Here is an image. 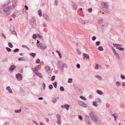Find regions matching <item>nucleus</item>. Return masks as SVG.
Segmentation results:
<instances>
[{"label": "nucleus", "instance_id": "obj_17", "mask_svg": "<svg viewBox=\"0 0 125 125\" xmlns=\"http://www.w3.org/2000/svg\"><path fill=\"white\" fill-rule=\"evenodd\" d=\"M16 66L14 65H12L10 66L9 69V70L12 71L16 68Z\"/></svg>", "mask_w": 125, "mask_h": 125}, {"label": "nucleus", "instance_id": "obj_56", "mask_svg": "<svg viewBox=\"0 0 125 125\" xmlns=\"http://www.w3.org/2000/svg\"><path fill=\"white\" fill-rule=\"evenodd\" d=\"M42 25L43 27H46L47 26V24L45 23H43Z\"/></svg>", "mask_w": 125, "mask_h": 125}, {"label": "nucleus", "instance_id": "obj_60", "mask_svg": "<svg viewBox=\"0 0 125 125\" xmlns=\"http://www.w3.org/2000/svg\"><path fill=\"white\" fill-rule=\"evenodd\" d=\"M98 64H96V66L95 67V69H96L97 70L98 69Z\"/></svg>", "mask_w": 125, "mask_h": 125}, {"label": "nucleus", "instance_id": "obj_9", "mask_svg": "<svg viewBox=\"0 0 125 125\" xmlns=\"http://www.w3.org/2000/svg\"><path fill=\"white\" fill-rule=\"evenodd\" d=\"M10 29L11 33L14 34H15L16 36L17 37V34H16V32L14 30V27H11Z\"/></svg>", "mask_w": 125, "mask_h": 125}, {"label": "nucleus", "instance_id": "obj_59", "mask_svg": "<svg viewBox=\"0 0 125 125\" xmlns=\"http://www.w3.org/2000/svg\"><path fill=\"white\" fill-rule=\"evenodd\" d=\"M55 76H54V75L52 77V78L51 79V80L52 81H54L55 80Z\"/></svg>", "mask_w": 125, "mask_h": 125}, {"label": "nucleus", "instance_id": "obj_39", "mask_svg": "<svg viewBox=\"0 0 125 125\" xmlns=\"http://www.w3.org/2000/svg\"><path fill=\"white\" fill-rule=\"evenodd\" d=\"M113 45L115 47H116L117 46H122V45L121 44L114 43L113 44Z\"/></svg>", "mask_w": 125, "mask_h": 125}, {"label": "nucleus", "instance_id": "obj_63", "mask_svg": "<svg viewBox=\"0 0 125 125\" xmlns=\"http://www.w3.org/2000/svg\"><path fill=\"white\" fill-rule=\"evenodd\" d=\"M92 8H90L88 9V11L89 12H91L92 11Z\"/></svg>", "mask_w": 125, "mask_h": 125}, {"label": "nucleus", "instance_id": "obj_34", "mask_svg": "<svg viewBox=\"0 0 125 125\" xmlns=\"http://www.w3.org/2000/svg\"><path fill=\"white\" fill-rule=\"evenodd\" d=\"M57 118L58 119V120L61 119V116L59 114H57L56 115Z\"/></svg>", "mask_w": 125, "mask_h": 125}, {"label": "nucleus", "instance_id": "obj_50", "mask_svg": "<svg viewBox=\"0 0 125 125\" xmlns=\"http://www.w3.org/2000/svg\"><path fill=\"white\" fill-rule=\"evenodd\" d=\"M61 123V120H58L57 121V124L59 125H60Z\"/></svg>", "mask_w": 125, "mask_h": 125}, {"label": "nucleus", "instance_id": "obj_55", "mask_svg": "<svg viewBox=\"0 0 125 125\" xmlns=\"http://www.w3.org/2000/svg\"><path fill=\"white\" fill-rule=\"evenodd\" d=\"M8 59L7 58H5L2 60V61L3 62H7L8 61Z\"/></svg>", "mask_w": 125, "mask_h": 125}, {"label": "nucleus", "instance_id": "obj_38", "mask_svg": "<svg viewBox=\"0 0 125 125\" xmlns=\"http://www.w3.org/2000/svg\"><path fill=\"white\" fill-rule=\"evenodd\" d=\"M21 111V109H19L17 110H15L14 112L16 113H19Z\"/></svg>", "mask_w": 125, "mask_h": 125}, {"label": "nucleus", "instance_id": "obj_62", "mask_svg": "<svg viewBox=\"0 0 125 125\" xmlns=\"http://www.w3.org/2000/svg\"><path fill=\"white\" fill-rule=\"evenodd\" d=\"M80 98L82 99H83L84 100H86V98H85L84 97L82 96H81L80 97Z\"/></svg>", "mask_w": 125, "mask_h": 125}, {"label": "nucleus", "instance_id": "obj_5", "mask_svg": "<svg viewBox=\"0 0 125 125\" xmlns=\"http://www.w3.org/2000/svg\"><path fill=\"white\" fill-rule=\"evenodd\" d=\"M63 62L62 61H59L58 63V67L60 70L62 71L63 69Z\"/></svg>", "mask_w": 125, "mask_h": 125}, {"label": "nucleus", "instance_id": "obj_23", "mask_svg": "<svg viewBox=\"0 0 125 125\" xmlns=\"http://www.w3.org/2000/svg\"><path fill=\"white\" fill-rule=\"evenodd\" d=\"M83 55L84 57L87 59H89L90 58L89 55L86 53H84Z\"/></svg>", "mask_w": 125, "mask_h": 125}, {"label": "nucleus", "instance_id": "obj_46", "mask_svg": "<svg viewBox=\"0 0 125 125\" xmlns=\"http://www.w3.org/2000/svg\"><path fill=\"white\" fill-rule=\"evenodd\" d=\"M56 52L58 54L59 56V57L60 58H61L62 57L61 56V54L60 53V52H59L57 50L56 51Z\"/></svg>", "mask_w": 125, "mask_h": 125}, {"label": "nucleus", "instance_id": "obj_16", "mask_svg": "<svg viewBox=\"0 0 125 125\" xmlns=\"http://www.w3.org/2000/svg\"><path fill=\"white\" fill-rule=\"evenodd\" d=\"M113 51L115 55L117 57V58H120L119 56L118 53L116 52L115 50L114 49H113Z\"/></svg>", "mask_w": 125, "mask_h": 125}, {"label": "nucleus", "instance_id": "obj_31", "mask_svg": "<svg viewBox=\"0 0 125 125\" xmlns=\"http://www.w3.org/2000/svg\"><path fill=\"white\" fill-rule=\"evenodd\" d=\"M54 87L56 88H57V82H55L52 83Z\"/></svg>", "mask_w": 125, "mask_h": 125}, {"label": "nucleus", "instance_id": "obj_37", "mask_svg": "<svg viewBox=\"0 0 125 125\" xmlns=\"http://www.w3.org/2000/svg\"><path fill=\"white\" fill-rule=\"evenodd\" d=\"M76 51L77 53L79 55H80L81 54V52L79 51V50L77 48H76Z\"/></svg>", "mask_w": 125, "mask_h": 125}, {"label": "nucleus", "instance_id": "obj_36", "mask_svg": "<svg viewBox=\"0 0 125 125\" xmlns=\"http://www.w3.org/2000/svg\"><path fill=\"white\" fill-rule=\"evenodd\" d=\"M8 45L9 46L10 48H12L13 46V45L12 44V43L10 42H9L8 43Z\"/></svg>", "mask_w": 125, "mask_h": 125}, {"label": "nucleus", "instance_id": "obj_10", "mask_svg": "<svg viewBox=\"0 0 125 125\" xmlns=\"http://www.w3.org/2000/svg\"><path fill=\"white\" fill-rule=\"evenodd\" d=\"M79 104L85 108L86 107V105L83 101H79L78 102Z\"/></svg>", "mask_w": 125, "mask_h": 125}, {"label": "nucleus", "instance_id": "obj_47", "mask_svg": "<svg viewBox=\"0 0 125 125\" xmlns=\"http://www.w3.org/2000/svg\"><path fill=\"white\" fill-rule=\"evenodd\" d=\"M40 62V60L39 59H37L35 62L36 63H39Z\"/></svg>", "mask_w": 125, "mask_h": 125}, {"label": "nucleus", "instance_id": "obj_52", "mask_svg": "<svg viewBox=\"0 0 125 125\" xmlns=\"http://www.w3.org/2000/svg\"><path fill=\"white\" fill-rule=\"evenodd\" d=\"M19 51V49H18L17 48L13 50V52H18Z\"/></svg>", "mask_w": 125, "mask_h": 125}, {"label": "nucleus", "instance_id": "obj_25", "mask_svg": "<svg viewBox=\"0 0 125 125\" xmlns=\"http://www.w3.org/2000/svg\"><path fill=\"white\" fill-rule=\"evenodd\" d=\"M73 8L75 9V10H76L77 9V7L76 4L74 2H73Z\"/></svg>", "mask_w": 125, "mask_h": 125}, {"label": "nucleus", "instance_id": "obj_51", "mask_svg": "<svg viewBox=\"0 0 125 125\" xmlns=\"http://www.w3.org/2000/svg\"><path fill=\"white\" fill-rule=\"evenodd\" d=\"M38 37L39 39H43V38L42 36L39 35L38 34Z\"/></svg>", "mask_w": 125, "mask_h": 125}, {"label": "nucleus", "instance_id": "obj_24", "mask_svg": "<svg viewBox=\"0 0 125 125\" xmlns=\"http://www.w3.org/2000/svg\"><path fill=\"white\" fill-rule=\"evenodd\" d=\"M16 5V2L14 4H12V6H10L8 7L9 9H12L14 8V7Z\"/></svg>", "mask_w": 125, "mask_h": 125}, {"label": "nucleus", "instance_id": "obj_29", "mask_svg": "<svg viewBox=\"0 0 125 125\" xmlns=\"http://www.w3.org/2000/svg\"><path fill=\"white\" fill-rule=\"evenodd\" d=\"M96 92L98 94L100 95H101L103 94V93L102 91L98 90H97Z\"/></svg>", "mask_w": 125, "mask_h": 125}, {"label": "nucleus", "instance_id": "obj_1", "mask_svg": "<svg viewBox=\"0 0 125 125\" xmlns=\"http://www.w3.org/2000/svg\"><path fill=\"white\" fill-rule=\"evenodd\" d=\"M9 9H8V7L5 8L3 10L0 9V13L5 16H7L10 13V11L8 10Z\"/></svg>", "mask_w": 125, "mask_h": 125}, {"label": "nucleus", "instance_id": "obj_35", "mask_svg": "<svg viewBox=\"0 0 125 125\" xmlns=\"http://www.w3.org/2000/svg\"><path fill=\"white\" fill-rule=\"evenodd\" d=\"M38 12L39 16H42V14L41 10H38Z\"/></svg>", "mask_w": 125, "mask_h": 125}, {"label": "nucleus", "instance_id": "obj_57", "mask_svg": "<svg viewBox=\"0 0 125 125\" xmlns=\"http://www.w3.org/2000/svg\"><path fill=\"white\" fill-rule=\"evenodd\" d=\"M11 17L14 18H15L16 17V16L14 14H12L11 16Z\"/></svg>", "mask_w": 125, "mask_h": 125}, {"label": "nucleus", "instance_id": "obj_12", "mask_svg": "<svg viewBox=\"0 0 125 125\" xmlns=\"http://www.w3.org/2000/svg\"><path fill=\"white\" fill-rule=\"evenodd\" d=\"M108 26V22L104 23L102 25L101 28L103 30L105 28L107 27Z\"/></svg>", "mask_w": 125, "mask_h": 125}, {"label": "nucleus", "instance_id": "obj_45", "mask_svg": "<svg viewBox=\"0 0 125 125\" xmlns=\"http://www.w3.org/2000/svg\"><path fill=\"white\" fill-rule=\"evenodd\" d=\"M100 42L99 41H97L95 43V44L97 46H98L100 45Z\"/></svg>", "mask_w": 125, "mask_h": 125}, {"label": "nucleus", "instance_id": "obj_30", "mask_svg": "<svg viewBox=\"0 0 125 125\" xmlns=\"http://www.w3.org/2000/svg\"><path fill=\"white\" fill-rule=\"evenodd\" d=\"M95 77L99 80H101L102 79V77L99 75L96 76Z\"/></svg>", "mask_w": 125, "mask_h": 125}, {"label": "nucleus", "instance_id": "obj_40", "mask_svg": "<svg viewBox=\"0 0 125 125\" xmlns=\"http://www.w3.org/2000/svg\"><path fill=\"white\" fill-rule=\"evenodd\" d=\"M57 100L55 98H53L52 99V102L53 103H55L57 101Z\"/></svg>", "mask_w": 125, "mask_h": 125}, {"label": "nucleus", "instance_id": "obj_61", "mask_svg": "<svg viewBox=\"0 0 125 125\" xmlns=\"http://www.w3.org/2000/svg\"><path fill=\"white\" fill-rule=\"evenodd\" d=\"M79 119L80 120H82L83 119L81 115H79L78 116Z\"/></svg>", "mask_w": 125, "mask_h": 125}, {"label": "nucleus", "instance_id": "obj_19", "mask_svg": "<svg viewBox=\"0 0 125 125\" xmlns=\"http://www.w3.org/2000/svg\"><path fill=\"white\" fill-rule=\"evenodd\" d=\"M78 20L79 21L81 24H85V22L84 20H82L80 18L78 19Z\"/></svg>", "mask_w": 125, "mask_h": 125}, {"label": "nucleus", "instance_id": "obj_20", "mask_svg": "<svg viewBox=\"0 0 125 125\" xmlns=\"http://www.w3.org/2000/svg\"><path fill=\"white\" fill-rule=\"evenodd\" d=\"M45 69L46 71L47 72H48L49 71H51V68L48 66L45 67Z\"/></svg>", "mask_w": 125, "mask_h": 125}, {"label": "nucleus", "instance_id": "obj_33", "mask_svg": "<svg viewBox=\"0 0 125 125\" xmlns=\"http://www.w3.org/2000/svg\"><path fill=\"white\" fill-rule=\"evenodd\" d=\"M98 50L100 51H103L104 49L102 46H100L98 48Z\"/></svg>", "mask_w": 125, "mask_h": 125}, {"label": "nucleus", "instance_id": "obj_14", "mask_svg": "<svg viewBox=\"0 0 125 125\" xmlns=\"http://www.w3.org/2000/svg\"><path fill=\"white\" fill-rule=\"evenodd\" d=\"M86 119L87 122L89 125H91L92 124L90 122L89 120L88 116L87 115L86 116Z\"/></svg>", "mask_w": 125, "mask_h": 125}, {"label": "nucleus", "instance_id": "obj_58", "mask_svg": "<svg viewBox=\"0 0 125 125\" xmlns=\"http://www.w3.org/2000/svg\"><path fill=\"white\" fill-rule=\"evenodd\" d=\"M42 85L43 88V89L45 90V84L43 83L42 84Z\"/></svg>", "mask_w": 125, "mask_h": 125}, {"label": "nucleus", "instance_id": "obj_28", "mask_svg": "<svg viewBox=\"0 0 125 125\" xmlns=\"http://www.w3.org/2000/svg\"><path fill=\"white\" fill-rule=\"evenodd\" d=\"M30 55L33 58H34L36 56V54L35 53H30Z\"/></svg>", "mask_w": 125, "mask_h": 125}, {"label": "nucleus", "instance_id": "obj_26", "mask_svg": "<svg viewBox=\"0 0 125 125\" xmlns=\"http://www.w3.org/2000/svg\"><path fill=\"white\" fill-rule=\"evenodd\" d=\"M65 108L67 110H68L69 109V107L70 106L68 104H65L64 105Z\"/></svg>", "mask_w": 125, "mask_h": 125}, {"label": "nucleus", "instance_id": "obj_21", "mask_svg": "<svg viewBox=\"0 0 125 125\" xmlns=\"http://www.w3.org/2000/svg\"><path fill=\"white\" fill-rule=\"evenodd\" d=\"M6 89L8 91L9 93H11L12 92V89L9 86L7 87Z\"/></svg>", "mask_w": 125, "mask_h": 125}, {"label": "nucleus", "instance_id": "obj_49", "mask_svg": "<svg viewBox=\"0 0 125 125\" xmlns=\"http://www.w3.org/2000/svg\"><path fill=\"white\" fill-rule=\"evenodd\" d=\"M53 86L52 85H49V89L51 90H52L53 88Z\"/></svg>", "mask_w": 125, "mask_h": 125}, {"label": "nucleus", "instance_id": "obj_8", "mask_svg": "<svg viewBox=\"0 0 125 125\" xmlns=\"http://www.w3.org/2000/svg\"><path fill=\"white\" fill-rule=\"evenodd\" d=\"M18 60L19 61H28L29 60V59L27 57H20L18 59Z\"/></svg>", "mask_w": 125, "mask_h": 125}, {"label": "nucleus", "instance_id": "obj_15", "mask_svg": "<svg viewBox=\"0 0 125 125\" xmlns=\"http://www.w3.org/2000/svg\"><path fill=\"white\" fill-rule=\"evenodd\" d=\"M43 16L44 17L45 20L48 21H50V20L48 18V16L47 14H43Z\"/></svg>", "mask_w": 125, "mask_h": 125}, {"label": "nucleus", "instance_id": "obj_43", "mask_svg": "<svg viewBox=\"0 0 125 125\" xmlns=\"http://www.w3.org/2000/svg\"><path fill=\"white\" fill-rule=\"evenodd\" d=\"M6 49L7 51L8 52H11V49L10 48L8 47H6Z\"/></svg>", "mask_w": 125, "mask_h": 125}, {"label": "nucleus", "instance_id": "obj_6", "mask_svg": "<svg viewBox=\"0 0 125 125\" xmlns=\"http://www.w3.org/2000/svg\"><path fill=\"white\" fill-rule=\"evenodd\" d=\"M101 5L102 8L104 10L109 9L108 5L107 3L103 2L102 3Z\"/></svg>", "mask_w": 125, "mask_h": 125}, {"label": "nucleus", "instance_id": "obj_53", "mask_svg": "<svg viewBox=\"0 0 125 125\" xmlns=\"http://www.w3.org/2000/svg\"><path fill=\"white\" fill-rule=\"evenodd\" d=\"M37 37V35L36 34H34L32 35V38L34 39H35Z\"/></svg>", "mask_w": 125, "mask_h": 125}, {"label": "nucleus", "instance_id": "obj_22", "mask_svg": "<svg viewBox=\"0 0 125 125\" xmlns=\"http://www.w3.org/2000/svg\"><path fill=\"white\" fill-rule=\"evenodd\" d=\"M95 101L97 103H101V99L99 98H97L95 99Z\"/></svg>", "mask_w": 125, "mask_h": 125}, {"label": "nucleus", "instance_id": "obj_18", "mask_svg": "<svg viewBox=\"0 0 125 125\" xmlns=\"http://www.w3.org/2000/svg\"><path fill=\"white\" fill-rule=\"evenodd\" d=\"M41 65H38L35 68V70L34 71H35L36 72H38L37 70H40L41 69Z\"/></svg>", "mask_w": 125, "mask_h": 125}, {"label": "nucleus", "instance_id": "obj_11", "mask_svg": "<svg viewBox=\"0 0 125 125\" xmlns=\"http://www.w3.org/2000/svg\"><path fill=\"white\" fill-rule=\"evenodd\" d=\"M34 72L36 75L42 79L43 78V76L42 74L39 72H36L35 71H34Z\"/></svg>", "mask_w": 125, "mask_h": 125}, {"label": "nucleus", "instance_id": "obj_32", "mask_svg": "<svg viewBox=\"0 0 125 125\" xmlns=\"http://www.w3.org/2000/svg\"><path fill=\"white\" fill-rule=\"evenodd\" d=\"M93 105L97 107L98 106V104L97 103V102L95 101L93 102Z\"/></svg>", "mask_w": 125, "mask_h": 125}, {"label": "nucleus", "instance_id": "obj_42", "mask_svg": "<svg viewBox=\"0 0 125 125\" xmlns=\"http://www.w3.org/2000/svg\"><path fill=\"white\" fill-rule=\"evenodd\" d=\"M72 79L71 78H70L68 79V82L69 83H71L72 82Z\"/></svg>", "mask_w": 125, "mask_h": 125}, {"label": "nucleus", "instance_id": "obj_7", "mask_svg": "<svg viewBox=\"0 0 125 125\" xmlns=\"http://www.w3.org/2000/svg\"><path fill=\"white\" fill-rule=\"evenodd\" d=\"M16 78L19 81L22 80V76L21 74L18 73L16 75Z\"/></svg>", "mask_w": 125, "mask_h": 125}, {"label": "nucleus", "instance_id": "obj_27", "mask_svg": "<svg viewBox=\"0 0 125 125\" xmlns=\"http://www.w3.org/2000/svg\"><path fill=\"white\" fill-rule=\"evenodd\" d=\"M116 49L119 50L120 51H124V49L122 47H116Z\"/></svg>", "mask_w": 125, "mask_h": 125}, {"label": "nucleus", "instance_id": "obj_3", "mask_svg": "<svg viewBox=\"0 0 125 125\" xmlns=\"http://www.w3.org/2000/svg\"><path fill=\"white\" fill-rule=\"evenodd\" d=\"M90 115L93 121L94 122H97V117L94 112H91L90 114Z\"/></svg>", "mask_w": 125, "mask_h": 125}, {"label": "nucleus", "instance_id": "obj_2", "mask_svg": "<svg viewBox=\"0 0 125 125\" xmlns=\"http://www.w3.org/2000/svg\"><path fill=\"white\" fill-rule=\"evenodd\" d=\"M37 45L38 48L43 50H45L47 48V47L45 45L42 43H40V41L38 40H37Z\"/></svg>", "mask_w": 125, "mask_h": 125}, {"label": "nucleus", "instance_id": "obj_54", "mask_svg": "<svg viewBox=\"0 0 125 125\" xmlns=\"http://www.w3.org/2000/svg\"><path fill=\"white\" fill-rule=\"evenodd\" d=\"M121 77L122 79H124L125 78V76L122 74L121 75Z\"/></svg>", "mask_w": 125, "mask_h": 125}, {"label": "nucleus", "instance_id": "obj_44", "mask_svg": "<svg viewBox=\"0 0 125 125\" xmlns=\"http://www.w3.org/2000/svg\"><path fill=\"white\" fill-rule=\"evenodd\" d=\"M116 84L118 87L120 85V83L118 81H117L116 83Z\"/></svg>", "mask_w": 125, "mask_h": 125}, {"label": "nucleus", "instance_id": "obj_4", "mask_svg": "<svg viewBox=\"0 0 125 125\" xmlns=\"http://www.w3.org/2000/svg\"><path fill=\"white\" fill-rule=\"evenodd\" d=\"M35 19L34 18H32L30 21V23L32 27L35 28L36 26L35 21Z\"/></svg>", "mask_w": 125, "mask_h": 125}, {"label": "nucleus", "instance_id": "obj_41", "mask_svg": "<svg viewBox=\"0 0 125 125\" xmlns=\"http://www.w3.org/2000/svg\"><path fill=\"white\" fill-rule=\"evenodd\" d=\"M60 90L62 91H63L64 90V88L63 87L61 86L60 87Z\"/></svg>", "mask_w": 125, "mask_h": 125}, {"label": "nucleus", "instance_id": "obj_64", "mask_svg": "<svg viewBox=\"0 0 125 125\" xmlns=\"http://www.w3.org/2000/svg\"><path fill=\"white\" fill-rule=\"evenodd\" d=\"M64 67L65 68H67V65L65 63H63V67Z\"/></svg>", "mask_w": 125, "mask_h": 125}, {"label": "nucleus", "instance_id": "obj_13", "mask_svg": "<svg viewBox=\"0 0 125 125\" xmlns=\"http://www.w3.org/2000/svg\"><path fill=\"white\" fill-rule=\"evenodd\" d=\"M20 93L23 96L26 94L25 91L23 90V89L22 88H20Z\"/></svg>", "mask_w": 125, "mask_h": 125}, {"label": "nucleus", "instance_id": "obj_48", "mask_svg": "<svg viewBox=\"0 0 125 125\" xmlns=\"http://www.w3.org/2000/svg\"><path fill=\"white\" fill-rule=\"evenodd\" d=\"M112 115L114 117V118L115 120V121H116L117 117H116V115H115V114H113V115Z\"/></svg>", "mask_w": 125, "mask_h": 125}]
</instances>
